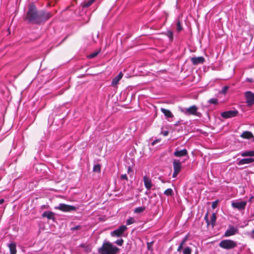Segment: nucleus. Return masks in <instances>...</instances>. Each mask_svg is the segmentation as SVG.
Returning a JSON list of instances; mask_svg holds the SVG:
<instances>
[{
    "label": "nucleus",
    "mask_w": 254,
    "mask_h": 254,
    "mask_svg": "<svg viewBox=\"0 0 254 254\" xmlns=\"http://www.w3.org/2000/svg\"><path fill=\"white\" fill-rule=\"evenodd\" d=\"M177 30L178 32H180L183 30L182 23L180 20H178L177 22Z\"/></svg>",
    "instance_id": "28"
},
{
    "label": "nucleus",
    "mask_w": 254,
    "mask_h": 254,
    "mask_svg": "<svg viewBox=\"0 0 254 254\" xmlns=\"http://www.w3.org/2000/svg\"><path fill=\"white\" fill-rule=\"evenodd\" d=\"M191 61L194 65H196L199 64H203L205 60L203 57H193L191 59Z\"/></svg>",
    "instance_id": "14"
},
{
    "label": "nucleus",
    "mask_w": 254,
    "mask_h": 254,
    "mask_svg": "<svg viewBox=\"0 0 254 254\" xmlns=\"http://www.w3.org/2000/svg\"><path fill=\"white\" fill-rule=\"evenodd\" d=\"M247 202L246 201H233L231 205L233 208L237 209L239 211L244 210L246 208Z\"/></svg>",
    "instance_id": "5"
},
{
    "label": "nucleus",
    "mask_w": 254,
    "mask_h": 254,
    "mask_svg": "<svg viewBox=\"0 0 254 254\" xmlns=\"http://www.w3.org/2000/svg\"><path fill=\"white\" fill-rule=\"evenodd\" d=\"M121 179L123 180H127V177L126 174H123L121 176Z\"/></svg>",
    "instance_id": "37"
},
{
    "label": "nucleus",
    "mask_w": 254,
    "mask_h": 254,
    "mask_svg": "<svg viewBox=\"0 0 254 254\" xmlns=\"http://www.w3.org/2000/svg\"><path fill=\"white\" fill-rule=\"evenodd\" d=\"M191 249L189 247L185 248L183 250V254H191Z\"/></svg>",
    "instance_id": "30"
},
{
    "label": "nucleus",
    "mask_w": 254,
    "mask_h": 254,
    "mask_svg": "<svg viewBox=\"0 0 254 254\" xmlns=\"http://www.w3.org/2000/svg\"><path fill=\"white\" fill-rule=\"evenodd\" d=\"M169 131L167 130H165L164 131H162L161 134H163L164 136H166L168 135Z\"/></svg>",
    "instance_id": "41"
},
{
    "label": "nucleus",
    "mask_w": 254,
    "mask_h": 254,
    "mask_svg": "<svg viewBox=\"0 0 254 254\" xmlns=\"http://www.w3.org/2000/svg\"><path fill=\"white\" fill-rule=\"evenodd\" d=\"M183 246H184L183 245H182L181 244H180L179 246L178 247V248L177 249V251L178 252H181V250L183 249Z\"/></svg>",
    "instance_id": "40"
},
{
    "label": "nucleus",
    "mask_w": 254,
    "mask_h": 254,
    "mask_svg": "<svg viewBox=\"0 0 254 254\" xmlns=\"http://www.w3.org/2000/svg\"><path fill=\"white\" fill-rule=\"evenodd\" d=\"M123 243H124V240L122 239H120L117 240L115 242V243L117 245H118V246H122L123 244Z\"/></svg>",
    "instance_id": "34"
},
{
    "label": "nucleus",
    "mask_w": 254,
    "mask_h": 254,
    "mask_svg": "<svg viewBox=\"0 0 254 254\" xmlns=\"http://www.w3.org/2000/svg\"><path fill=\"white\" fill-rule=\"evenodd\" d=\"M77 208V207L74 206L67 205L64 203H60L58 206L55 207V209H58L65 212L74 211H76Z\"/></svg>",
    "instance_id": "4"
},
{
    "label": "nucleus",
    "mask_w": 254,
    "mask_h": 254,
    "mask_svg": "<svg viewBox=\"0 0 254 254\" xmlns=\"http://www.w3.org/2000/svg\"><path fill=\"white\" fill-rule=\"evenodd\" d=\"M145 208L144 207H138L134 209V212L135 213H139L141 212H142L144 210Z\"/></svg>",
    "instance_id": "26"
},
{
    "label": "nucleus",
    "mask_w": 254,
    "mask_h": 254,
    "mask_svg": "<svg viewBox=\"0 0 254 254\" xmlns=\"http://www.w3.org/2000/svg\"><path fill=\"white\" fill-rule=\"evenodd\" d=\"M189 237V234H188L182 240L181 243L180 244H181L182 245H184L186 243V242L188 241V238Z\"/></svg>",
    "instance_id": "33"
},
{
    "label": "nucleus",
    "mask_w": 254,
    "mask_h": 254,
    "mask_svg": "<svg viewBox=\"0 0 254 254\" xmlns=\"http://www.w3.org/2000/svg\"><path fill=\"white\" fill-rule=\"evenodd\" d=\"M39 15L41 16L40 17V23L48 20L52 16V14L50 12H44L43 11L39 12Z\"/></svg>",
    "instance_id": "13"
},
{
    "label": "nucleus",
    "mask_w": 254,
    "mask_h": 254,
    "mask_svg": "<svg viewBox=\"0 0 254 254\" xmlns=\"http://www.w3.org/2000/svg\"><path fill=\"white\" fill-rule=\"evenodd\" d=\"M143 182L146 189L147 190H150L153 186L151 179L145 175L143 177Z\"/></svg>",
    "instance_id": "12"
},
{
    "label": "nucleus",
    "mask_w": 254,
    "mask_h": 254,
    "mask_svg": "<svg viewBox=\"0 0 254 254\" xmlns=\"http://www.w3.org/2000/svg\"><path fill=\"white\" fill-rule=\"evenodd\" d=\"M228 88H229V87L227 86H224L222 88V89L221 93H222V94H226V93L227 92Z\"/></svg>",
    "instance_id": "35"
},
{
    "label": "nucleus",
    "mask_w": 254,
    "mask_h": 254,
    "mask_svg": "<svg viewBox=\"0 0 254 254\" xmlns=\"http://www.w3.org/2000/svg\"><path fill=\"white\" fill-rule=\"evenodd\" d=\"M208 102L210 104H217L218 103V100L216 98H211Z\"/></svg>",
    "instance_id": "32"
},
{
    "label": "nucleus",
    "mask_w": 254,
    "mask_h": 254,
    "mask_svg": "<svg viewBox=\"0 0 254 254\" xmlns=\"http://www.w3.org/2000/svg\"><path fill=\"white\" fill-rule=\"evenodd\" d=\"M4 201L3 199H0V204H2Z\"/></svg>",
    "instance_id": "45"
},
{
    "label": "nucleus",
    "mask_w": 254,
    "mask_h": 254,
    "mask_svg": "<svg viewBox=\"0 0 254 254\" xmlns=\"http://www.w3.org/2000/svg\"><path fill=\"white\" fill-rule=\"evenodd\" d=\"M9 249L10 254H16L17 250L16 244L14 242H11L7 245Z\"/></svg>",
    "instance_id": "20"
},
{
    "label": "nucleus",
    "mask_w": 254,
    "mask_h": 254,
    "mask_svg": "<svg viewBox=\"0 0 254 254\" xmlns=\"http://www.w3.org/2000/svg\"><path fill=\"white\" fill-rule=\"evenodd\" d=\"M80 228H81V226L80 225H77L75 227H72L71 228V230H72V231L78 230L80 229Z\"/></svg>",
    "instance_id": "36"
},
{
    "label": "nucleus",
    "mask_w": 254,
    "mask_h": 254,
    "mask_svg": "<svg viewBox=\"0 0 254 254\" xmlns=\"http://www.w3.org/2000/svg\"><path fill=\"white\" fill-rule=\"evenodd\" d=\"M99 53V51L95 52L88 56V58L89 59H92L98 55Z\"/></svg>",
    "instance_id": "31"
},
{
    "label": "nucleus",
    "mask_w": 254,
    "mask_h": 254,
    "mask_svg": "<svg viewBox=\"0 0 254 254\" xmlns=\"http://www.w3.org/2000/svg\"><path fill=\"white\" fill-rule=\"evenodd\" d=\"M217 203H218V200L213 202V203L212 204V207L213 208H215L217 207Z\"/></svg>",
    "instance_id": "38"
},
{
    "label": "nucleus",
    "mask_w": 254,
    "mask_h": 254,
    "mask_svg": "<svg viewBox=\"0 0 254 254\" xmlns=\"http://www.w3.org/2000/svg\"><path fill=\"white\" fill-rule=\"evenodd\" d=\"M174 170L180 172L182 168L181 163L179 160H174L173 161Z\"/></svg>",
    "instance_id": "19"
},
{
    "label": "nucleus",
    "mask_w": 254,
    "mask_h": 254,
    "mask_svg": "<svg viewBox=\"0 0 254 254\" xmlns=\"http://www.w3.org/2000/svg\"><path fill=\"white\" fill-rule=\"evenodd\" d=\"M127 227L125 225L121 226L118 229H117L111 233V235L113 237H119L123 235L124 233L127 231Z\"/></svg>",
    "instance_id": "8"
},
{
    "label": "nucleus",
    "mask_w": 254,
    "mask_h": 254,
    "mask_svg": "<svg viewBox=\"0 0 254 254\" xmlns=\"http://www.w3.org/2000/svg\"><path fill=\"white\" fill-rule=\"evenodd\" d=\"M216 219V216L215 213H213L211 215L210 217V220H208V213H207L204 216V220H205L207 224L208 225H211L212 227H213L215 225V222Z\"/></svg>",
    "instance_id": "10"
},
{
    "label": "nucleus",
    "mask_w": 254,
    "mask_h": 254,
    "mask_svg": "<svg viewBox=\"0 0 254 254\" xmlns=\"http://www.w3.org/2000/svg\"><path fill=\"white\" fill-rule=\"evenodd\" d=\"M173 191L172 189H168L165 190L164 194L167 196H171L173 195Z\"/></svg>",
    "instance_id": "27"
},
{
    "label": "nucleus",
    "mask_w": 254,
    "mask_h": 254,
    "mask_svg": "<svg viewBox=\"0 0 254 254\" xmlns=\"http://www.w3.org/2000/svg\"><path fill=\"white\" fill-rule=\"evenodd\" d=\"M237 111H228L221 113V116L224 118H230L235 117L238 114Z\"/></svg>",
    "instance_id": "11"
},
{
    "label": "nucleus",
    "mask_w": 254,
    "mask_h": 254,
    "mask_svg": "<svg viewBox=\"0 0 254 254\" xmlns=\"http://www.w3.org/2000/svg\"><path fill=\"white\" fill-rule=\"evenodd\" d=\"M135 222V220L134 218L130 217L127 220V225H129L132 224H133Z\"/></svg>",
    "instance_id": "29"
},
{
    "label": "nucleus",
    "mask_w": 254,
    "mask_h": 254,
    "mask_svg": "<svg viewBox=\"0 0 254 254\" xmlns=\"http://www.w3.org/2000/svg\"><path fill=\"white\" fill-rule=\"evenodd\" d=\"M246 103L248 106H252L254 104V93L250 91L245 92Z\"/></svg>",
    "instance_id": "6"
},
{
    "label": "nucleus",
    "mask_w": 254,
    "mask_h": 254,
    "mask_svg": "<svg viewBox=\"0 0 254 254\" xmlns=\"http://www.w3.org/2000/svg\"><path fill=\"white\" fill-rule=\"evenodd\" d=\"M93 171L94 172L100 173L101 172V165L100 164L94 165L93 168Z\"/></svg>",
    "instance_id": "25"
},
{
    "label": "nucleus",
    "mask_w": 254,
    "mask_h": 254,
    "mask_svg": "<svg viewBox=\"0 0 254 254\" xmlns=\"http://www.w3.org/2000/svg\"><path fill=\"white\" fill-rule=\"evenodd\" d=\"M237 246L236 242L230 239L222 240L219 244V246L220 248L226 250L233 249Z\"/></svg>",
    "instance_id": "3"
},
{
    "label": "nucleus",
    "mask_w": 254,
    "mask_h": 254,
    "mask_svg": "<svg viewBox=\"0 0 254 254\" xmlns=\"http://www.w3.org/2000/svg\"><path fill=\"white\" fill-rule=\"evenodd\" d=\"M96 0H88L85 1L83 3V6L84 7H88L90 6Z\"/></svg>",
    "instance_id": "24"
},
{
    "label": "nucleus",
    "mask_w": 254,
    "mask_h": 254,
    "mask_svg": "<svg viewBox=\"0 0 254 254\" xmlns=\"http://www.w3.org/2000/svg\"><path fill=\"white\" fill-rule=\"evenodd\" d=\"M239 230L237 227L230 225L228 229L225 231L224 236L226 237L232 236L238 234Z\"/></svg>",
    "instance_id": "9"
},
{
    "label": "nucleus",
    "mask_w": 254,
    "mask_h": 254,
    "mask_svg": "<svg viewBox=\"0 0 254 254\" xmlns=\"http://www.w3.org/2000/svg\"><path fill=\"white\" fill-rule=\"evenodd\" d=\"M197 109L198 108L195 105H193L188 108L185 109L184 110H182V112H183L185 114L193 115L199 117L200 113L197 112Z\"/></svg>",
    "instance_id": "7"
},
{
    "label": "nucleus",
    "mask_w": 254,
    "mask_h": 254,
    "mask_svg": "<svg viewBox=\"0 0 254 254\" xmlns=\"http://www.w3.org/2000/svg\"><path fill=\"white\" fill-rule=\"evenodd\" d=\"M160 141V139H156V140H154L152 142V144L153 145H155V144H156L157 142H159Z\"/></svg>",
    "instance_id": "43"
},
{
    "label": "nucleus",
    "mask_w": 254,
    "mask_h": 254,
    "mask_svg": "<svg viewBox=\"0 0 254 254\" xmlns=\"http://www.w3.org/2000/svg\"><path fill=\"white\" fill-rule=\"evenodd\" d=\"M246 81H248V82H251V83L254 82V80L253 78H247L246 79Z\"/></svg>",
    "instance_id": "39"
},
{
    "label": "nucleus",
    "mask_w": 254,
    "mask_h": 254,
    "mask_svg": "<svg viewBox=\"0 0 254 254\" xmlns=\"http://www.w3.org/2000/svg\"><path fill=\"white\" fill-rule=\"evenodd\" d=\"M179 173V172H176V171L174 170V172H173L172 177L173 178H176L177 176V175H178Z\"/></svg>",
    "instance_id": "42"
},
{
    "label": "nucleus",
    "mask_w": 254,
    "mask_h": 254,
    "mask_svg": "<svg viewBox=\"0 0 254 254\" xmlns=\"http://www.w3.org/2000/svg\"><path fill=\"white\" fill-rule=\"evenodd\" d=\"M55 213L52 211H45L42 214L43 217H46L48 219L55 220Z\"/></svg>",
    "instance_id": "17"
},
{
    "label": "nucleus",
    "mask_w": 254,
    "mask_h": 254,
    "mask_svg": "<svg viewBox=\"0 0 254 254\" xmlns=\"http://www.w3.org/2000/svg\"><path fill=\"white\" fill-rule=\"evenodd\" d=\"M187 154L188 151L186 149H184L181 150H176L174 153V156L178 157L185 156H186Z\"/></svg>",
    "instance_id": "18"
},
{
    "label": "nucleus",
    "mask_w": 254,
    "mask_h": 254,
    "mask_svg": "<svg viewBox=\"0 0 254 254\" xmlns=\"http://www.w3.org/2000/svg\"><path fill=\"white\" fill-rule=\"evenodd\" d=\"M240 154L242 157H253L254 156V150L241 152Z\"/></svg>",
    "instance_id": "22"
},
{
    "label": "nucleus",
    "mask_w": 254,
    "mask_h": 254,
    "mask_svg": "<svg viewBox=\"0 0 254 254\" xmlns=\"http://www.w3.org/2000/svg\"><path fill=\"white\" fill-rule=\"evenodd\" d=\"M251 236L253 238H254V229L251 232Z\"/></svg>",
    "instance_id": "44"
},
{
    "label": "nucleus",
    "mask_w": 254,
    "mask_h": 254,
    "mask_svg": "<svg viewBox=\"0 0 254 254\" xmlns=\"http://www.w3.org/2000/svg\"><path fill=\"white\" fill-rule=\"evenodd\" d=\"M123 76V74L122 73V72H120L117 76H116V77L113 78V79H112V83H111L112 86H116L118 84L120 80L122 78Z\"/></svg>",
    "instance_id": "16"
},
{
    "label": "nucleus",
    "mask_w": 254,
    "mask_h": 254,
    "mask_svg": "<svg viewBox=\"0 0 254 254\" xmlns=\"http://www.w3.org/2000/svg\"><path fill=\"white\" fill-rule=\"evenodd\" d=\"M41 15L39 12H37L36 7L34 5H30L26 14V20L29 23L39 24L40 23Z\"/></svg>",
    "instance_id": "1"
},
{
    "label": "nucleus",
    "mask_w": 254,
    "mask_h": 254,
    "mask_svg": "<svg viewBox=\"0 0 254 254\" xmlns=\"http://www.w3.org/2000/svg\"><path fill=\"white\" fill-rule=\"evenodd\" d=\"M241 136L246 139H251L254 137V135L252 133L249 131H246L243 132L241 135Z\"/></svg>",
    "instance_id": "23"
},
{
    "label": "nucleus",
    "mask_w": 254,
    "mask_h": 254,
    "mask_svg": "<svg viewBox=\"0 0 254 254\" xmlns=\"http://www.w3.org/2000/svg\"><path fill=\"white\" fill-rule=\"evenodd\" d=\"M119 251V248L108 242H104L102 247L98 249L100 254H117Z\"/></svg>",
    "instance_id": "2"
},
{
    "label": "nucleus",
    "mask_w": 254,
    "mask_h": 254,
    "mask_svg": "<svg viewBox=\"0 0 254 254\" xmlns=\"http://www.w3.org/2000/svg\"><path fill=\"white\" fill-rule=\"evenodd\" d=\"M161 111L162 112V113L164 114L165 116L167 119L173 118L174 117V115H173L172 112L169 110L161 108Z\"/></svg>",
    "instance_id": "21"
},
{
    "label": "nucleus",
    "mask_w": 254,
    "mask_h": 254,
    "mask_svg": "<svg viewBox=\"0 0 254 254\" xmlns=\"http://www.w3.org/2000/svg\"><path fill=\"white\" fill-rule=\"evenodd\" d=\"M254 162V159L253 158H244L240 160L238 162V165H243L244 164H250Z\"/></svg>",
    "instance_id": "15"
}]
</instances>
